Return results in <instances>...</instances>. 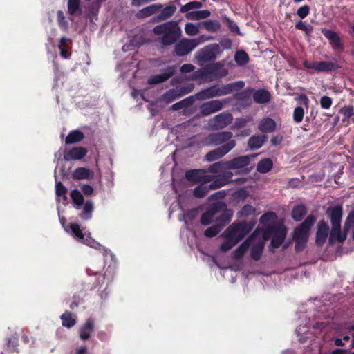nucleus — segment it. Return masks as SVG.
<instances>
[{"mask_svg": "<svg viewBox=\"0 0 354 354\" xmlns=\"http://www.w3.org/2000/svg\"><path fill=\"white\" fill-rule=\"evenodd\" d=\"M72 176L75 180L92 179L93 172L85 167H78L73 173Z\"/></svg>", "mask_w": 354, "mask_h": 354, "instance_id": "obj_23", "label": "nucleus"}, {"mask_svg": "<svg viewBox=\"0 0 354 354\" xmlns=\"http://www.w3.org/2000/svg\"><path fill=\"white\" fill-rule=\"evenodd\" d=\"M256 212L255 208L250 205H245L243 207V208L240 211V214L241 216H248L254 214Z\"/></svg>", "mask_w": 354, "mask_h": 354, "instance_id": "obj_55", "label": "nucleus"}, {"mask_svg": "<svg viewBox=\"0 0 354 354\" xmlns=\"http://www.w3.org/2000/svg\"><path fill=\"white\" fill-rule=\"evenodd\" d=\"M232 172L226 171L217 176L216 178L214 177L213 182L209 184V188L212 190H214L227 185L232 181Z\"/></svg>", "mask_w": 354, "mask_h": 354, "instance_id": "obj_19", "label": "nucleus"}, {"mask_svg": "<svg viewBox=\"0 0 354 354\" xmlns=\"http://www.w3.org/2000/svg\"><path fill=\"white\" fill-rule=\"evenodd\" d=\"M320 104L323 109H329L332 104V99L328 96H323L321 97Z\"/></svg>", "mask_w": 354, "mask_h": 354, "instance_id": "obj_57", "label": "nucleus"}, {"mask_svg": "<svg viewBox=\"0 0 354 354\" xmlns=\"http://www.w3.org/2000/svg\"><path fill=\"white\" fill-rule=\"evenodd\" d=\"M277 215L274 212H270L263 214L260 218V223L263 225H269L270 222L275 219Z\"/></svg>", "mask_w": 354, "mask_h": 354, "instance_id": "obj_51", "label": "nucleus"}, {"mask_svg": "<svg viewBox=\"0 0 354 354\" xmlns=\"http://www.w3.org/2000/svg\"><path fill=\"white\" fill-rule=\"evenodd\" d=\"M257 236V231H254L250 237H248L232 252V257L236 260L240 259L248 250L249 247Z\"/></svg>", "mask_w": 354, "mask_h": 354, "instance_id": "obj_20", "label": "nucleus"}, {"mask_svg": "<svg viewBox=\"0 0 354 354\" xmlns=\"http://www.w3.org/2000/svg\"><path fill=\"white\" fill-rule=\"evenodd\" d=\"M327 214H329L332 224V229L329 234L330 244H333L336 241L339 243L344 242L346 238V234L341 231L340 224L342 217V207L341 206H336L329 208Z\"/></svg>", "mask_w": 354, "mask_h": 354, "instance_id": "obj_3", "label": "nucleus"}, {"mask_svg": "<svg viewBox=\"0 0 354 354\" xmlns=\"http://www.w3.org/2000/svg\"><path fill=\"white\" fill-rule=\"evenodd\" d=\"M227 84L232 93L234 91H239L245 86V83L243 81H237Z\"/></svg>", "mask_w": 354, "mask_h": 354, "instance_id": "obj_56", "label": "nucleus"}, {"mask_svg": "<svg viewBox=\"0 0 354 354\" xmlns=\"http://www.w3.org/2000/svg\"><path fill=\"white\" fill-rule=\"evenodd\" d=\"M161 9L160 13L156 17V20L158 21H165L170 18L176 11V7L174 5L168 6Z\"/></svg>", "mask_w": 354, "mask_h": 354, "instance_id": "obj_28", "label": "nucleus"}, {"mask_svg": "<svg viewBox=\"0 0 354 354\" xmlns=\"http://www.w3.org/2000/svg\"><path fill=\"white\" fill-rule=\"evenodd\" d=\"M328 233L329 227L328 223L324 220L319 221L317 224V230L316 233V244L318 245H322L328 236Z\"/></svg>", "mask_w": 354, "mask_h": 354, "instance_id": "obj_18", "label": "nucleus"}, {"mask_svg": "<svg viewBox=\"0 0 354 354\" xmlns=\"http://www.w3.org/2000/svg\"><path fill=\"white\" fill-rule=\"evenodd\" d=\"M273 163L271 159L265 158L261 160L257 166V170L260 173H267L272 168Z\"/></svg>", "mask_w": 354, "mask_h": 354, "instance_id": "obj_36", "label": "nucleus"}, {"mask_svg": "<svg viewBox=\"0 0 354 354\" xmlns=\"http://www.w3.org/2000/svg\"><path fill=\"white\" fill-rule=\"evenodd\" d=\"M303 64L306 68L313 69L318 72L319 62H308L305 60L304 61Z\"/></svg>", "mask_w": 354, "mask_h": 354, "instance_id": "obj_61", "label": "nucleus"}, {"mask_svg": "<svg viewBox=\"0 0 354 354\" xmlns=\"http://www.w3.org/2000/svg\"><path fill=\"white\" fill-rule=\"evenodd\" d=\"M70 229L71 230L72 235L77 239L79 241H83L84 234L80 227V225L77 223H72L70 225Z\"/></svg>", "mask_w": 354, "mask_h": 354, "instance_id": "obj_47", "label": "nucleus"}, {"mask_svg": "<svg viewBox=\"0 0 354 354\" xmlns=\"http://www.w3.org/2000/svg\"><path fill=\"white\" fill-rule=\"evenodd\" d=\"M93 322L92 319H88L86 323L82 326L80 330V337L82 340H86L91 337V334L93 331Z\"/></svg>", "mask_w": 354, "mask_h": 354, "instance_id": "obj_24", "label": "nucleus"}, {"mask_svg": "<svg viewBox=\"0 0 354 354\" xmlns=\"http://www.w3.org/2000/svg\"><path fill=\"white\" fill-rule=\"evenodd\" d=\"M287 230L283 225H273L269 226L263 236L266 237L268 239L269 236H272L270 243V248L272 249L278 248L283 242L286 236Z\"/></svg>", "mask_w": 354, "mask_h": 354, "instance_id": "obj_7", "label": "nucleus"}, {"mask_svg": "<svg viewBox=\"0 0 354 354\" xmlns=\"http://www.w3.org/2000/svg\"><path fill=\"white\" fill-rule=\"evenodd\" d=\"M266 139L265 136H253L248 140V146L252 149H257L263 146Z\"/></svg>", "mask_w": 354, "mask_h": 354, "instance_id": "obj_33", "label": "nucleus"}, {"mask_svg": "<svg viewBox=\"0 0 354 354\" xmlns=\"http://www.w3.org/2000/svg\"><path fill=\"white\" fill-rule=\"evenodd\" d=\"M235 146L236 141H230L228 142V143H226L208 152L205 156V158L208 162H213L214 160H216L226 155Z\"/></svg>", "mask_w": 354, "mask_h": 354, "instance_id": "obj_11", "label": "nucleus"}, {"mask_svg": "<svg viewBox=\"0 0 354 354\" xmlns=\"http://www.w3.org/2000/svg\"><path fill=\"white\" fill-rule=\"evenodd\" d=\"M210 190L212 189L209 188V185H206L201 184L194 189L193 194L196 198H202L205 196Z\"/></svg>", "mask_w": 354, "mask_h": 354, "instance_id": "obj_43", "label": "nucleus"}, {"mask_svg": "<svg viewBox=\"0 0 354 354\" xmlns=\"http://www.w3.org/2000/svg\"><path fill=\"white\" fill-rule=\"evenodd\" d=\"M153 32L156 35H162L160 42L163 46L174 44L181 36V29L176 21H170L153 28Z\"/></svg>", "mask_w": 354, "mask_h": 354, "instance_id": "obj_2", "label": "nucleus"}, {"mask_svg": "<svg viewBox=\"0 0 354 354\" xmlns=\"http://www.w3.org/2000/svg\"><path fill=\"white\" fill-rule=\"evenodd\" d=\"M55 193L57 196L62 197L63 200H67V189L61 182H57L55 185Z\"/></svg>", "mask_w": 354, "mask_h": 354, "instance_id": "obj_49", "label": "nucleus"}, {"mask_svg": "<svg viewBox=\"0 0 354 354\" xmlns=\"http://www.w3.org/2000/svg\"><path fill=\"white\" fill-rule=\"evenodd\" d=\"M193 88V86H190L185 88L171 89L162 95L161 99L167 104L170 103L177 98L189 93L192 91Z\"/></svg>", "mask_w": 354, "mask_h": 354, "instance_id": "obj_14", "label": "nucleus"}, {"mask_svg": "<svg viewBox=\"0 0 354 354\" xmlns=\"http://www.w3.org/2000/svg\"><path fill=\"white\" fill-rule=\"evenodd\" d=\"M257 154H252L250 156H242L234 158L227 161L229 169H243L248 167L250 161L254 159Z\"/></svg>", "mask_w": 354, "mask_h": 354, "instance_id": "obj_13", "label": "nucleus"}, {"mask_svg": "<svg viewBox=\"0 0 354 354\" xmlns=\"http://www.w3.org/2000/svg\"><path fill=\"white\" fill-rule=\"evenodd\" d=\"M224 225L223 223H220L214 226L208 227L204 234L207 237H214L218 234Z\"/></svg>", "mask_w": 354, "mask_h": 354, "instance_id": "obj_46", "label": "nucleus"}, {"mask_svg": "<svg viewBox=\"0 0 354 354\" xmlns=\"http://www.w3.org/2000/svg\"><path fill=\"white\" fill-rule=\"evenodd\" d=\"M80 0H68V10L71 15H74L80 9Z\"/></svg>", "mask_w": 354, "mask_h": 354, "instance_id": "obj_50", "label": "nucleus"}, {"mask_svg": "<svg viewBox=\"0 0 354 354\" xmlns=\"http://www.w3.org/2000/svg\"><path fill=\"white\" fill-rule=\"evenodd\" d=\"M232 121V115L230 113H222L215 117L211 120V125L216 129H223L230 124Z\"/></svg>", "mask_w": 354, "mask_h": 354, "instance_id": "obj_15", "label": "nucleus"}, {"mask_svg": "<svg viewBox=\"0 0 354 354\" xmlns=\"http://www.w3.org/2000/svg\"><path fill=\"white\" fill-rule=\"evenodd\" d=\"M62 325L64 326L71 328L75 324V319L72 317V314L69 312H66L61 316Z\"/></svg>", "mask_w": 354, "mask_h": 354, "instance_id": "obj_45", "label": "nucleus"}, {"mask_svg": "<svg viewBox=\"0 0 354 354\" xmlns=\"http://www.w3.org/2000/svg\"><path fill=\"white\" fill-rule=\"evenodd\" d=\"M232 133L230 131L213 133L206 137L203 140V143L206 146H222L230 141H235L232 139Z\"/></svg>", "mask_w": 354, "mask_h": 354, "instance_id": "obj_9", "label": "nucleus"}, {"mask_svg": "<svg viewBox=\"0 0 354 354\" xmlns=\"http://www.w3.org/2000/svg\"><path fill=\"white\" fill-rule=\"evenodd\" d=\"M218 96L225 95L230 93H232L231 90L228 84L224 85L221 87L217 86Z\"/></svg>", "mask_w": 354, "mask_h": 354, "instance_id": "obj_60", "label": "nucleus"}, {"mask_svg": "<svg viewBox=\"0 0 354 354\" xmlns=\"http://www.w3.org/2000/svg\"><path fill=\"white\" fill-rule=\"evenodd\" d=\"M266 241V237L262 236L255 243L253 244L251 249V257L254 260H259L260 259L264 245H265V241Z\"/></svg>", "mask_w": 354, "mask_h": 354, "instance_id": "obj_22", "label": "nucleus"}, {"mask_svg": "<svg viewBox=\"0 0 354 354\" xmlns=\"http://www.w3.org/2000/svg\"><path fill=\"white\" fill-rule=\"evenodd\" d=\"M82 191L84 195L91 196L93 194L94 190H93V188L91 185H84L82 187Z\"/></svg>", "mask_w": 354, "mask_h": 354, "instance_id": "obj_63", "label": "nucleus"}, {"mask_svg": "<svg viewBox=\"0 0 354 354\" xmlns=\"http://www.w3.org/2000/svg\"><path fill=\"white\" fill-rule=\"evenodd\" d=\"M341 113L346 118L354 115L353 108L352 106H345L341 109Z\"/></svg>", "mask_w": 354, "mask_h": 354, "instance_id": "obj_62", "label": "nucleus"}, {"mask_svg": "<svg viewBox=\"0 0 354 354\" xmlns=\"http://www.w3.org/2000/svg\"><path fill=\"white\" fill-rule=\"evenodd\" d=\"M194 102V97H188L185 99H183V100L178 102L175 104H174L171 106V109L174 111H178L186 107H188L189 106L192 105Z\"/></svg>", "mask_w": 354, "mask_h": 354, "instance_id": "obj_41", "label": "nucleus"}, {"mask_svg": "<svg viewBox=\"0 0 354 354\" xmlns=\"http://www.w3.org/2000/svg\"><path fill=\"white\" fill-rule=\"evenodd\" d=\"M316 218L313 215H309L304 221L296 227L293 233V239L295 241V250L301 252L307 243L309 230L315 223Z\"/></svg>", "mask_w": 354, "mask_h": 354, "instance_id": "obj_6", "label": "nucleus"}, {"mask_svg": "<svg viewBox=\"0 0 354 354\" xmlns=\"http://www.w3.org/2000/svg\"><path fill=\"white\" fill-rule=\"evenodd\" d=\"M86 153L87 150L84 147H73L64 153V158L66 161L80 160L83 158Z\"/></svg>", "mask_w": 354, "mask_h": 354, "instance_id": "obj_21", "label": "nucleus"}, {"mask_svg": "<svg viewBox=\"0 0 354 354\" xmlns=\"http://www.w3.org/2000/svg\"><path fill=\"white\" fill-rule=\"evenodd\" d=\"M304 111L301 106L296 107L293 111V120L296 123H300L304 118Z\"/></svg>", "mask_w": 354, "mask_h": 354, "instance_id": "obj_53", "label": "nucleus"}, {"mask_svg": "<svg viewBox=\"0 0 354 354\" xmlns=\"http://www.w3.org/2000/svg\"><path fill=\"white\" fill-rule=\"evenodd\" d=\"M195 67L191 64H185L180 68L182 73H190L194 70Z\"/></svg>", "mask_w": 354, "mask_h": 354, "instance_id": "obj_64", "label": "nucleus"}, {"mask_svg": "<svg viewBox=\"0 0 354 354\" xmlns=\"http://www.w3.org/2000/svg\"><path fill=\"white\" fill-rule=\"evenodd\" d=\"M163 8V6L160 3H155L153 5H151L149 6H147L143 9H142L138 15L140 17H149L154 13H156L157 11L160 10Z\"/></svg>", "mask_w": 354, "mask_h": 354, "instance_id": "obj_34", "label": "nucleus"}, {"mask_svg": "<svg viewBox=\"0 0 354 354\" xmlns=\"http://www.w3.org/2000/svg\"><path fill=\"white\" fill-rule=\"evenodd\" d=\"M220 53V46L218 44H213L201 49L198 53L197 59L203 62L214 61Z\"/></svg>", "mask_w": 354, "mask_h": 354, "instance_id": "obj_10", "label": "nucleus"}, {"mask_svg": "<svg viewBox=\"0 0 354 354\" xmlns=\"http://www.w3.org/2000/svg\"><path fill=\"white\" fill-rule=\"evenodd\" d=\"M201 26V24H200V23H187L185 26V32L189 36H195L199 33Z\"/></svg>", "mask_w": 354, "mask_h": 354, "instance_id": "obj_42", "label": "nucleus"}, {"mask_svg": "<svg viewBox=\"0 0 354 354\" xmlns=\"http://www.w3.org/2000/svg\"><path fill=\"white\" fill-rule=\"evenodd\" d=\"M354 224V209L348 214L346 218L344 230V231L348 230V229Z\"/></svg>", "mask_w": 354, "mask_h": 354, "instance_id": "obj_54", "label": "nucleus"}, {"mask_svg": "<svg viewBox=\"0 0 354 354\" xmlns=\"http://www.w3.org/2000/svg\"><path fill=\"white\" fill-rule=\"evenodd\" d=\"M232 212L226 209L225 205L223 203L214 204L212 208L203 214L201 218V223L203 225H207L214 221L225 224L231 220Z\"/></svg>", "mask_w": 354, "mask_h": 354, "instance_id": "obj_4", "label": "nucleus"}, {"mask_svg": "<svg viewBox=\"0 0 354 354\" xmlns=\"http://www.w3.org/2000/svg\"><path fill=\"white\" fill-rule=\"evenodd\" d=\"M83 205V209L81 214H80V217L84 220H89L91 218L92 213L94 209L93 203L88 200Z\"/></svg>", "mask_w": 354, "mask_h": 354, "instance_id": "obj_31", "label": "nucleus"}, {"mask_svg": "<svg viewBox=\"0 0 354 354\" xmlns=\"http://www.w3.org/2000/svg\"><path fill=\"white\" fill-rule=\"evenodd\" d=\"M276 123L271 118L262 120L259 124V129L263 133H271L275 130Z\"/></svg>", "mask_w": 354, "mask_h": 354, "instance_id": "obj_26", "label": "nucleus"}, {"mask_svg": "<svg viewBox=\"0 0 354 354\" xmlns=\"http://www.w3.org/2000/svg\"><path fill=\"white\" fill-rule=\"evenodd\" d=\"M202 7V3L198 1H191L187 3V4L181 6L180 8V12L182 13H185L191 10L198 9Z\"/></svg>", "mask_w": 354, "mask_h": 354, "instance_id": "obj_48", "label": "nucleus"}, {"mask_svg": "<svg viewBox=\"0 0 354 354\" xmlns=\"http://www.w3.org/2000/svg\"><path fill=\"white\" fill-rule=\"evenodd\" d=\"M204 174L205 171L203 169H192L186 172L185 177L189 181L194 183H200L201 175Z\"/></svg>", "mask_w": 354, "mask_h": 354, "instance_id": "obj_32", "label": "nucleus"}, {"mask_svg": "<svg viewBox=\"0 0 354 354\" xmlns=\"http://www.w3.org/2000/svg\"><path fill=\"white\" fill-rule=\"evenodd\" d=\"M322 33L328 39L333 49L339 50L344 49V44L337 33L326 28H322Z\"/></svg>", "mask_w": 354, "mask_h": 354, "instance_id": "obj_16", "label": "nucleus"}, {"mask_svg": "<svg viewBox=\"0 0 354 354\" xmlns=\"http://www.w3.org/2000/svg\"><path fill=\"white\" fill-rule=\"evenodd\" d=\"M57 21L59 26L64 28H66L68 26V23L65 19L64 14L62 11L59 10L57 12Z\"/></svg>", "mask_w": 354, "mask_h": 354, "instance_id": "obj_58", "label": "nucleus"}, {"mask_svg": "<svg viewBox=\"0 0 354 354\" xmlns=\"http://www.w3.org/2000/svg\"><path fill=\"white\" fill-rule=\"evenodd\" d=\"M338 65L333 62L322 61L319 62L318 72H328L337 69Z\"/></svg>", "mask_w": 354, "mask_h": 354, "instance_id": "obj_37", "label": "nucleus"}, {"mask_svg": "<svg viewBox=\"0 0 354 354\" xmlns=\"http://www.w3.org/2000/svg\"><path fill=\"white\" fill-rule=\"evenodd\" d=\"M225 102V100H214L203 103L200 106V113L203 116L209 115L222 109Z\"/></svg>", "mask_w": 354, "mask_h": 354, "instance_id": "obj_12", "label": "nucleus"}, {"mask_svg": "<svg viewBox=\"0 0 354 354\" xmlns=\"http://www.w3.org/2000/svg\"><path fill=\"white\" fill-rule=\"evenodd\" d=\"M307 210L304 205H297L292 209V217L295 221H299L302 220Z\"/></svg>", "mask_w": 354, "mask_h": 354, "instance_id": "obj_38", "label": "nucleus"}, {"mask_svg": "<svg viewBox=\"0 0 354 354\" xmlns=\"http://www.w3.org/2000/svg\"><path fill=\"white\" fill-rule=\"evenodd\" d=\"M249 57L247 53L243 50H239L234 55V60L239 66H244L248 62Z\"/></svg>", "mask_w": 354, "mask_h": 354, "instance_id": "obj_44", "label": "nucleus"}, {"mask_svg": "<svg viewBox=\"0 0 354 354\" xmlns=\"http://www.w3.org/2000/svg\"><path fill=\"white\" fill-rule=\"evenodd\" d=\"M196 97L199 100L218 97L217 86H214L198 92Z\"/></svg>", "mask_w": 354, "mask_h": 354, "instance_id": "obj_25", "label": "nucleus"}, {"mask_svg": "<svg viewBox=\"0 0 354 354\" xmlns=\"http://www.w3.org/2000/svg\"><path fill=\"white\" fill-rule=\"evenodd\" d=\"M295 28L304 31L307 35H310L313 31V28L311 25H306L302 21H299L296 24Z\"/></svg>", "mask_w": 354, "mask_h": 354, "instance_id": "obj_52", "label": "nucleus"}, {"mask_svg": "<svg viewBox=\"0 0 354 354\" xmlns=\"http://www.w3.org/2000/svg\"><path fill=\"white\" fill-rule=\"evenodd\" d=\"M84 138V134L80 131H73L66 138V144H73L81 141Z\"/></svg>", "mask_w": 354, "mask_h": 354, "instance_id": "obj_39", "label": "nucleus"}, {"mask_svg": "<svg viewBox=\"0 0 354 354\" xmlns=\"http://www.w3.org/2000/svg\"><path fill=\"white\" fill-rule=\"evenodd\" d=\"M210 15L209 10H204L189 12L185 15V17L189 20H201L209 17Z\"/></svg>", "mask_w": 354, "mask_h": 354, "instance_id": "obj_29", "label": "nucleus"}, {"mask_svg": "<svg viewBox=\"0 0 354 354\" xmlns=\"http://www.w3.org/2000/svg\"><path fill=\"white\" fill-rule=\"evenodd\" d=\"M226 169H229L228 163L226 160H221L214 163L211 165L208 168L209 171L212 173H218Z\"/></svg>", "mask_w": 354, "mask_h": 354, "instance_id": "obj_40", "label": "nucleus"}, {"mask_svg": "<svg viewBox=\"0 0 354 354\" xmlns=\"http://www.w3.org/2000/svg\"><path fill=\"white\" fill-rule=\"evenodd\" d=\"M174 66H169L165 70V71L162 73L149 77V79L147 80V83L149 84L152 85L162 83L169 80L171 77H172L173 75L174 74Z\"/></svg>", "mask_w": 354, "mask_h": 354, "instance_id": "obj_17", "label": "nucleus"}, {"mask_svg": "<svg viewBox=\"0 0 354 354\" xmlns=\"http://www.w3.org/2000/svg\"><path fill=\"white\" fill-rule=\"evenodd\" d=\"M309 7L308 6H303L297 10V14L298 15L299 17L303 19L309 14Z\"/></svg>", "mask_w": 354, "mask_h": 354, "instance_id": "obj_59", "label": "nucleus"}, {"mask_svg": "<svg viewBox=\"0 0 354 354\" xmlns=\"http://www.w3.org/2000/svg\"><path fill=\"white\" fill-rule=\"evenodd\" d=\"M205 40V36L201 35L198 38L187 39L180 40L174 47L175 53L178 56H184L192 51L200 44Z\"/></svg>", "mask_w": 354, "mask_h": 354, "instance_id": "obj_8", "label": "nucleus"}, {"mask_svg": "<svg viewBox=\"0 0 354 354\" xmlns=\"http://www.w3.org/2000/svg\"><path fill=\"white\" fill-rule=\"evenodd\" d=\"M254 100L258 104H263L270 100V93L266 89H259L253 94Z\"/></svg>", "mask_w": 354, "mask_h": 354, "instance_id": "obj_27", "label": "nucleus"}, {"mask_svg": "<svg viewBox=\"0 0 354 354\" xmlns=\"http://www.w3.org/2000/svg\"><path fill=\"white\" fill-rule=\"evenodd\" d=\"M224 66V62L208 64L195 71L192 75L191 79L192 80L206 79L212 81L223 77L228 73Z\"/></svg>", "mask_w": 354, "mask_h": 354, "instance_id": "obj_5", "label": "nucleus"}, {"mask_svg": "<svg viewBox=\"0 0 354 354\" xmlns=\"http://www.w3.org/2000/svg\"><path fill=\"white\" fill-rule=\"evenodd\" d=\"M200 24L206 30L212 32L218 31L221 28V24L217 20H205L200 22Z\"/></svg>", "mask_w": 354, "mask_h": 354, "instance_id": "obj_35", "label": "nucleus"}, {"mask_svg": "<svg viewBox=\"0 0 354 354\" xmlns=\"http://www.w3.org/2000/svg\"><path fill=\"white\" fill-rule=\"evenodd\" d=\"M256 221L233 223L222 234L225 241L220 245V250L227 252L241 241L254 227Z\"/></svg>", "mask_w": 354, "mask_h": 354, "instance_id": "obj_1", "label": "nucleus"}, {"mask_svg": "<svg viewBox=\"0 0 354 354\" xmlns=\"http://www.w3.org/2000/svg\"><path fill=\"white\" fill-rule=\"evenodd\" d=\"M70 196L71 197L74 207L77 209H80L84 203L82 194L77 189H73L71 192Z\"/></svg>", "mask_w": 354, "mask_h": 354, "instance_id": "obj_30", "label": "nucleus"}]
</instances>
